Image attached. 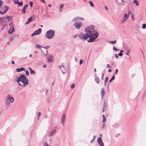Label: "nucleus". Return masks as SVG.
<instances>
[{
	"mask_svg": "<svg viewBox=\"0 0 146 146\" xmlns=\"http://www.w3.org/2000/svg\"><path fill=\"white\" fill-rule=\"evenodd\" d=\"M98 33L94 31L90 33H86L84 35L83 33H81L78 35V37L83 40H85L88 38H90L87 40V41L88 42H94L97 38L98 35Z\"/></svg>",
	"mask_w": 146,
	"mask_h": 146,
	"instance_id": "f257e3e1",
	"label": "nucleus"
},
{
	"mask_svg": "<svg viewBox=\"0 0 146 146\" xmlns=\"http://www.w3.org/2000/svg\"><path fill=\"white\" fill-rule=\"evenodd\" d=\"M19 85L21 86H25L29 84V80L27 79L25 75H21L17 80H15Z\"/></svg>",
	"mask_w": 146,
	"mask_h": 146,
	"instance_id": "f03ea898",
	"label": "nucleus"
},
{
	"mask_svg": "<svg viewBox=\"0 0 146 146\" xmlns=\"http://www.w3.org/2000/svg\"><path fill=\"white\" fill-rule=\"evenodd\" d=\"M55 33V31L52 30H50L48 31L46 33V37L48 39H51L54 36Z\"/></svg>",
	"mask_w": 146,
	"mask_h": 146,
	"instance_id": "7ed1b4c3",
	"label": "nucleus"
},
{
	"mask_svg": "<svg viewBox=\"0 0 146 146\" xmlns=\"http://www.w3.org/2000/svg\"><path fill=\"white\" fill-rule=\"evenodd\" d=\"M14 99L13 97H11L10 94L8 96L6 97L5 104L7 105H9L10 104V103H12L14 102Z\"/></svg>",
	"mask_w": 146,
	"mask_h": 146,
	"instance_id": "20e7f679",
	"label": "nucleus"
},
{
	"mask_svg": "<svg viewBox=\"0 0 146 146\" xmlns=\"http://www.w3.org/2000/svg\"><path fill=\"white\" fill-rule=\"evenodd\" d=\"M94 31H95L94 30V26L92 25H90L85 30V31L87 33H90Z\"/></svg>",
	"mask_w": 146,
	"mask_h": 146,
	"instance_id": "39448f33",
	"label": "nucleus"
},
{
	"mask_svg": "<svg viewBox=\"0 0 146 146\" xmlns=\"http://www.w3.org/2000/svg\"><path fill=\"white\" fill-rule=\"evenodd\" d=\"M42 31V29L40 28H39L38 30L35 31L31 35V36H33L35 35L40 34L41 33Z\"/></svg>",
	"mask_w": 146,
	"mask_h": 146,
	"instance_id": "423d86ee",
	"label": "nucleus"
},
{
	"mask_svg": "<svg viewBox=\"0 0 146 146\" xmlns=\"http://www.w3.org/2000/svg\"><path fill=\"white\" fill-rule=\"evenodd\" d=\"M74 25L76 29H79L80 27L82 26V23L81 22L78 23L77 21H75L74 22Z\"/></svg>",
	"mask_w": 146,
	"mask_h": 146,
	"instance_id": "0eeeda50",
	"label": "nucleus"
},
{
	"mask_svg": "<svg viewBox=\"0 0 146 146\" xmlns=\"http://www.w3.org/2000/svg\"><path fill=\"white\" fill-rule=\"evenodd\" d=\"M97 141L100 146H104V144L102 140L101 137H99L97 139Z\"/></svg>",
	"mask_w": 146,
	"mask_h": 146,
	"instance_id": "6e6552de",
	"label": "nucleus"
},
{
	"mask_svg": "<svg viewBox=\"0 0 146 146\" xmlns=\"http://www.w3.org/2000/svg\"><path fill=\"white\" fill-rule=\"evenodd\" d=\"M53 57L51 54H48V57H47V60L48 62H51L53 60Z\"/></svg>",
	"mask_w": 146,
	"mask_h": 146,
	"instance_id": "1a4fd4ad",
	"label": "nucleus"
},
{
	"mask_svg": "<svg viewBox=\"0 0 146 146\" xmlns=\"http://www.w3.org/2000/svg\"><path fill=\"white\" fill-rule=\"evenodd\" d=\"M65 115L64 113H63L61 119V122L62 124V126H63V124L64 123V121L65 120Z\"/></svg>",
	"mask_w": 146,
	"mask_h": 146,
	"instance_id": "9d476101",
	"label": "nucleus"
},
{
	"mask_svg": "<svg viewBox=\"0 0 146 146\" xmlns=\"http://www.w3.org/2000/svg\"><path fill=\"white\" fill-rule=\"evenodd\" d=\"M104 88H102L101 90V95L102 96V98L104 95Z\"/></svg>",
	"mask_w": 146,
	"mask_h": 146,
	"instance_id": "9b49d317",
	"label": "nucleus"
},
{
	"mask_svg": "<svg viewBox=\"0 0 146 146\" xmlns=\"http://www.w3.org/2000/svg\"><path fill=\"white\" fill-rule=\"evenodd\" d=\"M25 68L23 67H22L20 68H17L16 69V71L17 72H19L25 70Z\"/></svg>",
	"mask_w": 146,
	"mask_h": 146,
	"instance_id": "f8f14e48",
	"label": "nucleus"
},
{
	"mask_svg": "<svg viewBox=\"0 0 146 146\" xmlns=\"http://www.w3.org/2000/svg\"><path fill=\"white\" fill-rule=\"evenodd\" d=\"M16 36V35L13 34L9 37V39H10V40L11 41Z\"/></svg>",
	"mask_w": 146,
	"mask_h": 146,
	"instance_id": "ddd939ff",
	"label": "nucleus"
},
{
	"mask_svg": "<svg viewBox=\"0 0 146 146\" xmlns=\"http://www.w3.org/2000/svg\"><path fill=\"white\" fill-rule=\"evenodd\" d=\"M130 11H129V12H128V13H127V14H124V17L125 18H127V19L129 16V14H130Z\"/></svg>",
	"mask_w": 146,
	"mask_h": 146,
	"instance_id": "4468645a",
	"label": "nucleus"
},
{
	"mask_svg": "<svg viewBox=\"0 0 146 146\" xmlns=\"http://www.w3.org/2000/svg\"><path fill=\"white\" fill-rule=\"evenodd\" d=\"M6 17H3L0 18V21L1 22H3L5 21Z\"/></svg>",
	"mask_w": 146,
	"mask_h": 146,
	"instance_id": "2eb2a0df",
	"label": "nucleus"
},
{
	"mask_svg": "<svg viewBox=\"0 0 146 146\" xmlns=\"http://www.w3.org/2000/svg\"><path fill=\"white\" fill-rule=\"evenodd\" d=\"M10 31L11 29L9 30L8 31V33L10 34L13 33L15 31V30L13 27V28L11 30V31Z\"/></svg>",
	"mask_w": 146,
	"mask_h": 146,
	"instance_id": "dca6fc26",
	"label": "nucleus"
},
{
	"mask_svg": "<svg viewBox=\"0 0 146 146\" xmlns=\"http://www.w3.org/2000/svg\"><path fill=\"white\" fill-rule=\"evenodd\" d=\"M95 80L97 84H99L100 82V79L98 77H96L95 78Z\"/></svg>",
	"mask_w": 146,
	"mask_h": 146,
	"instance_id": "f3484780",
	"label": "nucleus"
},
{
	"mask_svg": "<svg viewBox=\"0 0 146 146\" xmlns=\"http://www.w3.org/2000/svg\"><path fill=\"white\" fill-rule=\"evenodd\" d=\"M56 131V130L55 129H53V131H50L49 132V133L50 136L52 135L54 133L55 131Z\"/></svg>",
	"mask_w": 146,
	"mask_h": 146,
	"instance_id": "a211bd4d",
	"label": "nucleus"
},
{
	"mask_svg": "<svg viewBox=\"0 0 146 146\" xmlns=\"http://www.w3.org/2000/svg\"><path fill=\"white\" fill-rule=\"evenodd\" d=\"M127 19V18H125L124 17H123L121 21V23L122 24Z\"/></svg>",
	"mask_w": 146,
	"mask_h": 146,
	"instance_id": "6ab92c4d",
	"label": "nucleus"
},
{
	"mask_svg": "<svg viewBox=\"0 0 146 146\" xmlns=\"http://www.w3.org/2000/svg\"><path fill=\"white\" fill-rule=\"evenodd\" d=\"M33 19V16L31 17H30L28 19V21H29V22H30L31 21H32V20H33L34 19ZM34 19L35 18H34Z\"/></svg>",
	"mask_w": 146,
	"mask_h": 146,
	"instance_id": "aec40b11",
	"label": "nucleus"
},
{
	"mask_svg": "<svg viewBox=\"0 0 146 146\" xmlns=\"http://www.w3.org/2000/svg\"><path fill=\"white\" fill-rule=\"evenodd\" d=\"M37 119L39 120V117L40 116L41 113L40 112H38L37 113Z\"/></svg>",
	"mask_w": 146,
	"mask_h": 146,
	"instance_id": "412c9836",
	"label": "nucleus"
},
{
	"mask_svg": "<svg viewBox=\"0 0 146 146\" xmlns=\"http://www.w3.org/2000/svg\"><path fill=\"white\" fill-rule=\"evenodd\" d=\"M109 42L111 44H114L116 42V41L115 40L114 41H109Z\"/></svg>",
	"mask_w": 146,
	"mask_h": 146,
	"instance_id": "4be33fe9",
	"label": "nucleus"
},
{
	"mask_svg": "<svg viewBox=\"0 0 146 146\" xmlns=\"http://www.w3.org/2000/svg\"><path fill=\"white\" fill-rule=\"evenodd\" d=\"M8 10H5L3 12H2V11H0V14H2V15H3L4 14H5V13Z\"/></svg>",
	"mask_w": 146,
	"mask_h": 146,
	"instance_id": "5701e85b",
	"label": "nucleus"
},
{
	"mask_svg": "<svg viewBox=\"0 0 146 146\" xmlns=\"http://www.w3.org/2000/svg\"><path fill=\"white\" fill-rule=\"evenodd\" d=\"M133 3H135L137 6H138L139 5V4L138 3L137 1V0H134L133 2Z\"/></svg>",
	"mask_w": 146,
	"mask_h": 146,
	"instance_id": "b1692460",
	"label": "nucleus"
},
{
	"mask_svg": "<svg viewBox=\"0 0 146 146\" xmlns=\"http://www.w3.org/2000/svg\"><path fill=\"white\" fill-rule=\"evenodd\" d=\"M115 76L114 75H113V76L112 78H111V79L110 80V81L109 82V83H110L112 80H114L115 79Z\"/></svg>",
	"mask_w": 146,
	"mask_h": 146,
	"instance_id": "393cba45",
	"label": "nucleus"
},
{
	"mask_svg": "<svg viewBox=\"0 0 146 146\" xmlns=\"http://www.w3.org/2000/svg\"><path fill=\"white\" fill-rule=\"evenodd\" d=\"M78 19H80L81 20H83L84 19L83 18L80 17H75L74 19V20H76Z\"/></svg>",
	"mask_w": 146,
	"mask_h": 146,
	"instance_id": "a878e982",
	"label": "nucleus"
},
{
	"mask_svg": "<svg viewBox=\"0 0 146 146\" xmlns=\"http://www.w3.org/2000/svg\"><path fill=\"white\" fill-rule=\"evenodd\" d=\"M108 77H106L105 79V80L104 81V85H106V82L108 81Z\"/></svg>",
	"mask_w": 146,
	"mask_h": 146,
	"instance_id": "bb28decb",
	"label": "nucleus"
},
{
	"mask_svg": "<svg viewBox=\"0 0 146 146\" xmlns=\"http://www.w3.org/2000/svg\"><path fill=\"white\" fill-rule=\"evenodd\" d=\"M146 27V25L145 23H144L142 26V28L143 29H145Z\"/></svg>",
	"mask_w": 146,
	"mask_h": 146,
	"instance_id": "cd10ccee",
	"label": "nucleus"
},
{
	"mask_svg": "<svg viewBox=\"0 0 146 146\" xmlns=\"http://www.w3.org/2000/svg\"><path fill=\"white\" fill-rule=\"evenodd\" d=\"M75 87V84H72L70 86V88H74Z\"/></svg>",
	"mask_w": 146,
	"mask_h": 146,
	"instance_id": "c85d7f7f",
	"label": "nucleus"
},
{
	"mask_svg": "<svg viewBox=\"0 0 146 146\" xmlns=\"http://www.w3.org/2000/svg\"><path fill=\"white\" fill-rule=\"evenodd\" d=\"M11 18V17L7 16L6 17V19L7 20H8V21H9Z\"/></svg>",
	"mask_w": 146,
	"mask_h": 146,
	"instance_id": "c756f323",
	"label": "nucleus"
},
{
	"mask_svg": "<svg viewBox=\"0 0 146 146\" xmlns=\"http://www.w3.org/2000/svg\"><path fill=\"white\" fill-rule=\"evenodd\" d=\"M89 3L90 4V6L91 7H94V4H93V3H92V1H89Z\"/></svg>",
	"mask_w": 146,
	"mask_h": 146,
	"instance_id": "7c9ffc66",
	"label": "nucleus"
},
{
	"mask_svg": "<svg viewBox=\"0 0 146 146\" xmlns=\"http://www.w3.org/2000/svg\"><path fill=\"white\" fill-rule=\"evenodd\" d=\"M30 73L31 74H34L35 73V72L33 70H31L30 71Z\"/></svg>",
	"mask_w": 146,
	"mask_h": 146,
	"instance_id": "2f4dec72",
	"label": "nucleus"
},
{
	"mask_svg": "<svg viewBox=\"0 0 146 146\" xmlns=\"http://www.w3.org/2000/svg\"><path fill=\"white\" fill-rule=\"evenodd\" d=\"M59 68L61 69L62 70L64 68V66H63L61 65L58 67Z\"/></svg>",
	"mask_w": 146,
	"mask_h": 146,
	"instance_id": "473e14b6",
	"label": "nucleus"
},
{
	"mask_svg": "<svg viewBox=\"0 0 146 146\" xmlns=\"http://www.w3.org/2000/svg\"><path fill=\"white\" fill-rule=\"evenodd\" d=\"M113 49L115 51H118V50H119L117 49L114 46H113Z\"/></svg>",
	"mask_w": 146,
	"mask_h": 146,
	"instance_id": "72a5a7b5",
	"label": "nucleus"
},
{
	"mask_svg": "<svg viewBox=\"0 0 146 146\" xmlns=\"http://www.w3.org/2000/svg\"><path fill=\"white\" fill-rule=\"evenodd\" d=\"M106 106V102L104 101V105H103V108H104Z\"/></svg>",
	"mask_w": 146,
	"mask_h": 146,
	"instance_id": "f704fd0d",
	"label": "nucleus"
},
{
	"mask_svg": "<svg viewBox=\"0 0 146 146\" xmlns=\"http://www.w3.org/2000/svg\"><path fill=\"white\" fill-rule=\"evenodd\" d=\"M28 5L27 4H26L23 7V9H26L27 8V7H28Z\"/></svg>",
	"mask_w": 146,
	"mask_h": 146,
	"instance_id": "c9c22d12",
	"label": "nucleus"
},
{
	"mask_svg": "<svg viewBox=\"0 0 146 146\" xmlns=\"http://www.w3.org/2000/svg\"><path fill=\"white\" fill-rule=\"evenodd\" d=\"M26 72V75L27 76L29 75V72L28 71H25Z\"/></svg>",
	"mask_w": 146,
	"mask_h": 146,
	"instance_id": "e433bc0d",
	"label": "nucleus"
},
{
	"mask_svg": "<svg viewBox=\"0 0 146 146\" xmlns=\"http://www.w3.org/2000/svg\"><path fill=\"white\" fill-rule=\"evenodd\" d=\"M14 3L15 4H18L19 3V1L18 0L14 1Z\"/></svg>",
	"mask_w": 146,
	"mask_h": 146,
	"instance_id": "4c0bfd02",
	"label": "nucleus"
},
{
	"mask_svg": "<svg viewBox=\"0 0 146 146\" xmlns=\"http://www.w3.org/2000/svg\"><path fill=\"white\" fill-rule=\"evenodd\" d=\"M17 4L19 6H22L23 4V2H19V3Z\"/></svg>",
	"mask_w": 146,
	"mask_h": 146,
	"instance_id": "58836bf2",
	"label": "nucleus"
},
{
	"mask_svg": "<svg viewBox=\"0 0 146 146\" xmlns=\"http://www.w3.org/2000/svg\"><path fill=\"white\" fill-rule=\"evenodd\" d=\"M44 145L43 146H48V145L46 143H44Z\"/></svg>",
	"mask_w": 146,
	"mask_h": 146,
	"instance_id": "ea45409f",
	"label": "nucleus"
},
{
	"mask_svg": "<svg viewBox=\"0 0 146 146\" xmlns=\"http://www.w3.org/2000/svg\"><path fill=\"white\" fill-rule=\"evenodd\" d=\"M29 5H30L31 7H32L33 6V2H30L29 3Z\"/></svg>",
	"mask_w": 146,
	"mask_h": 146,
	"instance_id": "a19ab883",
	"label": "nucleus"
},
{
	"mask_svg": "<svg viewBox=\"0 0 146 146\" xmlns=\"http://www.w3.org/2000/svg\"><path fill=\"white\" fill-rule=\"evenodd\" d=\"M64 6L63 4H60V9H61Z\"/></svg>",
	"mask_w": 146,
	"mask_h": 146,
	"instance_id": "79ce46f5",
	"label": "nucleus"
},
{
	"mask_svg": "<svg viewBox=\"0 0 146 146\" xmlns=\"http://www.w3.org/2000/svg\"><path fill=\"white\" fill-rule=\"evenodd\" d=\"M131 18L132 19H133V20H134L135 19H134V17L133 15V14H131Z\"/></svg>",
	"mask_w": 146,
	"mask_h": 146,
	"instance_id": "37998d69",
	"label": "nucleus"
},
{
	"mask_svg": "<svg viewBox=\"0 0 146 146\" xmlns=\"http://www.w3.org/2000/svg\"><path fill=\"white\" fill-rule=\"evenodd\" d=\"M83 60H82L81 59H80V63H79V64L80 65H81L82 63V62L83 61Z\"/></svg>",
	"mask_w": 146,
	"mask_h": 146,
	"instance_id": "c03bdc74",
	"label": "nucleus"
},
{
	"mask_svg": "<svg viewBox=\"0 0 146 146\" xmlns=\"http://www.w3.org/2000/svg\"><path fill=\"white\" fill-rule=\"evenodd\" d=\"M118 55L119 56H121L123 55V54L122 53L120 52L119 53Z\"/></svg>",
	"mask_w": 146,
	"mask_h": 146,
	"instance_id": "a18cd8bd",
	"label": "nucleus"
},
{
	"mask_svg": "<svg viewBox=\"0 0 146 146\" xmlns=\"http://www.w3.org/2000/svg\"><path fill=\"white\" fill-rule=\"evenodd\" d=\"M77 36H78L77 35H75L73 36V37L74 38H75Z\"/></svg>",
	"mask_w": 146,
	"mask_h": 146,
	"instance_id": "49530a36",
	"label": "nucleus"
},
{
	"mask_svg": "<svg viewBox=\"0 0 146 146\" xmlns=\"http://www.w3.org/2000/svg\"><path fill=\"white\" fill-rule=\"evenodd\" d=\"M118 71V69H116L115 70V74H117V73Z\"/></svg>",
	"mask_w": 146,
	"mask_h": 146,
	"instance_id": "de8ad7c7",
	"label": "nucleus"
},
{
	"mask_svg": "<svg viewBox=\"0 0 146 146\" xmlns=\"http://www.w3.org/2000/svg\"><path fill=\"white\" fill-rule=\"evenodd\" d=\"M130 52V51L129 50H128L127 51V53H126L125 54L127 55H129V53Z\"/></svg>",
	"mask_w": 146,
	"mask_h": 146,
	"instance_id": "09e8293b",
	"label": "nucleus"
},
{
	"mask_svg": "<svg viewBox=\"0 0 146 146\" xmlns=\"http://www.w3.org/2000/svg\"><path fill=\"white\" fill-rule=\"evenodd\" d=\"M22 12L24 13H25L26 12V10H22Z\"/></svg>",
	"mask_w": 146,
	"mask_h": 146,
	"instance_id": "8fccbe9b",
	"label": "nucleus"
},
{
	"mask_svg": "<svg viewBox=\"0 0 146 146\" xmlns=\"http://www.w3.org/2000/svg\"><path fill=\"white\" fill-rule=\"evenodd\" d=\"M107 67L108 68H111V67L108 64L107 65Z\"/></svg>",
	"mask_w": 146,
	"mask_h": 146,
	"instance_id": "3c124183",
	"label": "nucleus"
},
{
	"mask_svg": "<svg viewBox=\"0 0 146 146\" xmlns=\"http://www.w3.org/2000/svg\"><path fill=\"white\" fill-rule=\"evenodd\" d=\"M5 9H8L9 8L7 6H5Z\"/></svg>",
	"mask_w": 146,
	"mask_h": 146,
	"instance_id": "603ef678",
	"label": "nucleus"
},
{
	"mask_svg": "<svg viewBox=\"0 0 146 146\" xmlns=\"http://www.w3.org/2000/svg\"><path fill=\"white\" fill-rule=\"evenodd\" d=\"M102 117L103 119H106V118L105 115L104 114L102 115Z\"/></svg>",
	"mask_w": 146,
	"mask_h": 146,
	"instance_id": "864d4df0",
	"label": "nucleus"
},
{
	"mask_svg": "<svg viewBox=\"0 0 146 146\" xmlns=\"http://www.w3.org/2000/svg\"><path fill=\"white\" fill-rule=\"evenodd\" d=\"M49 46H46V47H43V48H44L45 49H47L49 48Z\"/></svg>",
	"mask_w": 146,
	"mask_h": 146,
	"instance_id": "5fc2aeb1",
	"label": "nucleus"
},
{
	"mask_svg": "<svg viewBox=\"0 0 146 146\" xmlns=\"http://www.w3.org/2000/svg\"><path fill=\"white\" fill-rule=\"evenodd\" d=\"M111 72V69H110L108 70V72Z\"/></svg>",
	"mask_w": 146,
	"mask_h": 146,
	"instance_id": "6e6d98bb",
	"label": "nucleus"
},
{
	"mask_svg": "<svg viewBox=\"0 0 146 146\" xmlns=\"http://www.w3.org/2000/svg\"><path fill=\"white\" fill-rule=\"evenodd\" d=\"M37 46H38L39 47V48H40L41 47V46H40L39 45H36V47H37Z\"/></svg>",
	"mask_w": 146,
	"mask_h": 146,
	"instance_id": "4d7b16f0",
	"label": "nucleus"
},
{
	"mask_svg": "<svg viewBox=\"0 0 146 146\" xmlns=\"http://www.w3.org/2000/svg\"><path fill=\"white\" fill-rule=\"evenodd\" d=\"M115 56L116 58H118V56H117V54H115Z\"/></svg>",
	"mask_w": 146,
	"mask_h": 146,
	"instance_id": "13d9d810",
	"label": "nucleus"
},
{
	"mask_svg": "<svg viewBox=\"0 0 146 146\" xmlns=\"http://www.w3.org/2000/svg\"><path fill=\"white\" fill-rule=\"evenodd\" d=\"M12 62L11 63L13 64H14L15 63L14 62L13 60H11Z\"/></svg>",
	"mask_w": 146,
	"mask_h": 146,
	"instance_id": "bf43d9fd",
	"label": "nucleus"
},
{
	"mask_svg": "<svg viewBox=\"0 0 146 146\" xmlns=\"http://www.w3.org/2000/svg\"><path fill=\"white\" fill-rule=\"evenodd\" d=\"M124 52V51L123 50H121L120 51V53H121L122 52Z\"/></svg>",
	"mask_w": 146,
	"mask_h": 146,
	"instance_id": "052dcab7",
	"label": "nucleus"
},
{
	"mask_svg": "<svg viewBox=\"0 0 146 146\" xmlns=\"http://www.w3.org/2000/svg\"><path fill=\"white\" fill-rule=\"evenodd\" d=\"M30 22L29 21H28V20L27 21V22H26V23H25V24H28Z\"/></svg>",
	"mask_w": 146,
	"mask_h": 146,
	"instance_id": "680f3d73",
	"label": "nucleus"
},
{
	"mask_svg": "<svg viewBox=\"0 0 146 146\" xmlns=\"http://www.w3.org/2000/svg\"><path fill=\"white\" fill-rule=\"evenodd\" d=\"M105 9H108V7L106 6H105Z\"/></svg>",
	"mask_w": 146,
	"mask_h": 146,
	"instance_id": "e2e57ef3",
	"label": "nucleus"
},
{
	"mask_svg": "<svg viewBox=\"0 0 146 146\" xmlns=\"http://www.w3.org/2000/svg\"><path fill=\"white\" fill-rule=\"evenodd\" d=\"M42 2H44V3H45V2L44 0H40Z\"/></svg>",
	"mask_w": 146,
	"mask_h": 146,
	"instance_id": "0e129e2a",
	"label": "nucleus"
},
{
	"mask_svg": "<svg viewBox=\"0 0 146 146\" xmlns=\"http://www.w3.org/2000/svg\"><path fill=\"white\" fill-rule=\"evenodd\" d=\"M105 119H103L102 122L104 123L105 121Z\"/></svg>",
	"mask_w": 146,
	"mask_h": 146,
	"instance_id": "69168bd1",
	"label": "nucleus"
},
{
	"mask_svg": "<svg viewBox=\"0 0 146 146\" xmlns=\"http://www.w3.org/2000/svg\"><path fill=\"white\" fill-rule=\"evenodd\" d=\"M104 126H105V124L104 123V124L102 125V128H103L104 127Z\"/></svg>",
	"mask_w": 146,
	"mask_h": 146,
	"instance_id": "338daca9",
	"label": "nucleus"
},
{
	"mask_svg": "<svg viewBox=\"0 0 146 146\" xmlns=\"http://www.w3.org/2000/svg\"><path fill=\"white\" fill-rule=\"evenodd\" d=\"M46 67V65H44L43 66V67L44 68Z\"/></svg>",
	"mask_w": 146,
	"mask_h": 146,
	"instance_id": "774afa93",
	"label": "nucleus"
}]
</instances>
